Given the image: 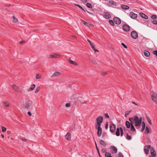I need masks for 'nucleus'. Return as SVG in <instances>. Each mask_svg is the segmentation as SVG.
I'll list each match as a JSON object with an SVG mask.
<instances>
[{"mask_svg": "<svg viewBox=\"0 0 157 157\" xmlns=\"http://www.w3.org/2000/svg\"><path fill=\"white\" fill-rule=\"evenodd\" d=\"M105 157H112L111 154L109 152H106L105 155Z\"/></svg>", "mask_w": 157, "mask_h": 157, "instance_id": "nucleus-25", "label": "nucleus"}, {"mask_svg": "<svg viewBox=\"0 0 157 157\" xmlns=\"http://www.w3.org/2000/svg\"><path fill=\"white\" fill-rule=\"evenodd\" d=\"M131 129L130 130L132 132H134L136 131V129L134 127V125H133V123L131 124Z\"/></svg>", "mask_w": 157, "mask_h": 157, "instance_id": "nucleus-23", "label": "nucleus"}, {"mask_svg": "<svg viewBox=\"0 0 157 157\" xmlns=\"http://www.w3.org/2000/svg\"><path fill=\"white\" fill-rule=\"evenodd\" d=\"M35 85L34 84H32L31 86V87L28 90V91H30L33 90L35 88Z\"/></svg>", "mask_w": 157, "mask_h": 157, "instance_id": "nucleus-22", "label": "nucleus"}, {"mask_svg": "<svg viewBox=\"0 0 157 157\" xmlns=\"http://www.w3.org/2000/svg\"><path fill=\"white\" fill-rule=\"evenodd\" d=\"M126 139L128 140H130L132 139V137L127 133L126 135Z\"/></svg>", "mask_w": 157, "mask_h": 157, "instance_id": "nucleus-30", "label": "nucleus"}, {"mask_svg": "<svg viewBox=\"0 0 157 157\" xmlns=\"http://www.w3.org/2000/svg\"><path fill=\"white\" fill-rule=\"evenodd\" d=\"M120 128H117L116 132V135L117 136H119L120 135Z\"/></svg>", "mask_w": 157, "mask_h": 157, "instance_id": "nucleus-24", "label": "nucleus"}, {"mask_svg": "<svg viewBox=\"0 0 157 157\" xmlns=\"http://www.w3.org/2000/svg\"><path fill=\"white\" fill-rule=\"evenodd\" d=\"M40 87H37L36 88V90H35V93H37L38 92V91L40 90Z\"/></svg>", "mask_w": 157, "mask_h": 157, "instance_id": "nucleus-41", "label": "nucleus"}, {"mask_svg": "<svg viewBox=\"0 0 157 157\" xmlns=\"http://www.w3.org/2000/svg\"><path fill=\"white\" fill-rule=\"evenodd\" d=\"M151 18L153 19H155L157 17V16L156 15H153L151 17Z\"/></svg>", "mask_w": 157, "mask_h": 157, "instance_id": "nucleus-43", "label": "nucleus"}, {"mask_svg": "<svg viewBox=\"0 0 157 157\" xmlns=\"http://www.w3.org/2000/svg\"><path fill=\"white\" fill-rule=\"evenodd\" d=\"M101 152L102 153H105V152H106V150L104 148H102L101 149Z\"/></svg>", "mask_w": 157, "mask_h": 157, "instance_id": "nucleus-53", "label": "nucleus"}, {"mask_svg": "<svg viewBox=\"0 0 157 157\" xmlns=\"http://www.w3.org/2000/svg\"><path fill=\"white\" fill-rule=\"evenodd\" d=\"M3 105L4 106H9V104L8 102H3Z\"/></svg>", "mask_w": 157, "mask_h": 157, "instance_id": "nucleus-32", "label": "nucleus"}, {"mask_svg": "<svg viewBox=\"0 0 157 157\" xmlns=\"http://www.w3.org/2000/svg\"><path fill=\"white\" fill-rule=\"evenodd\" d=\"M13 22L16 23L18 21V19L15 18L14 16H13Z\"/></svg>", "mask_w": 157, "mask_h": 157, "instance_id": "nucleus-39", "label": "nucleus"}, {"mask_svg": "<svg viewBox=\"0 0 157 157\" xmlns=\"http://www.w3.org/2000/svg\"><path fill=\"white\" fill-rule=\"evenodd\" d=\"M95 146H96V148L97 149V151H98V155H99V157H101V155H100V152H99V150H98V147H97L96 142L95 141Z\"/></svg>", "mask_w": 157, "mask_h": 157, "instance_id": "nucleus-31", "label": "nucleus"}, {"mask_svg": "<svg viewBox=\"0 0 157 157\" xmlns=\"http://www.w3.org/2000/svg\"><path fill=\"white\" fill-rule=\"evenodd\" d=\"M151 148V146L149 145H147L144 146V151L146 154L147 155L149 153V149Z\"/></svg>", "mask_w": 157, "mask_h": 157, "instance_id": "nucleus-5", "label": "nucleus"}, {"mask_svg": "<svg viewBox=\"0 0 157 157\" xmlns=\"http://www.w3.org/2000/svg\"><path fill=\"white\" fill-rule=\"evenodd\" d=\"M96 128L98 129L97 135L98 137H100L102 133V128L101 126H96Z\"/></svg>", "mask_w": 157, "mask_h": 157, "instance_id": "nucleus-7", "label": "nucleus"}, {"mask_svg": "<svg viewBox=\"0 0 157 157\" xmlns=\"http://www.w3.org/2000/svg\"><path fill=\"white\" fill-rule=\"evenodd\" d=\"M114 2L112 1H109V3L110 5H114Z\"/></svg>", "mask_w": 157, "mask_h": 157, "instance_id": "nucleus-47", "label": "nucleus"}, {"mask_svg": "<svg viewBox=\"0 0 157 157\" xmlns=\"http://www.w3.org/2000/svg\"><path fill=\"white\" fill-rule=\"evenodd\" d=\"M78 6V7L82 10L83 11L85 12H86L85 10H84L83 8L81 6L79 5V6Z\"/></svg>", "mask_w": 157, "mask_h": 157, "instance_id": "nucleus-48", "label": "nucleus"}, {"mask_svg": "<svg viewBox=\"0 0 157 157\" xmlns=\"http://www.w3.org/2000/svg\"><path fill=\"white\" fill-rule=\"evenodd\" d=\"M116 128V126L114 124H110L109 129L110 131L111 132H113Z\"/></svg>", "mask_w": 157, "mask_h": 157, "instance_id": "nucleus-9", "label": "nucleus"}, {"mask_svg": "<svg viewBox=\"0 0 157 157\" xmlns=\"http://www.w3.org/2000/svg\"><path fill=\"white\" fill-rule=\"evenodd\" d=\"M129 120L131 123L133 124L134 123L135 126L138 128L137 127H139L141 125L142 118L141 117L139 118L137 116L134 115L133 117H129Z\"/></svg>", "mask_w": 157, "mask_h": 157, "instance_id": "nucleus-1", "label": "nucleus"}, {"mask_svg": "<svg viewBox=\"0 0 157 157\" xmlns=\"http://www.w3.org/2000/svg\"><path fill=\"white\" fill-rule=\"evenodd\" d=\"M105 116L106 117L108 118H109V116L108 115V113H105Z\"/></svg>", "mask_w": 157, "mask_h": 157, "instance_id": "nucleus-56", "label": "nucleus"}, {"mask_svg": "<svg viewBox=\"0 0 157 157\" xmlns=\"http://www.w3.org/2000/svg\"><path fill=\"white\" fill-rule=\"evenodd\" d=\"M60 55L58 54H54L49 56V58H58Z\"/></svg>", "mask_w": 157, "mask_h": 157, "instance_id": "nucleus-16", "label": "nucleus"}, {"mask_svg": "<svg viewBox=\"0 0 157 157\" xmlns=\"http://www.w3.org/2000/svg\"><path fill=\"white\" fill-rule=\"evenodd\" d=\"M121 7L122 9L124 10H128L129 8V7L128 6L124 5H121Z\"/></svg>", "mask_w": 157, "mask_h": 157, "instance_id": "nucleus-21", "label": "nucleus"}, {"mask_svg": "<svg viewBox=\"0 0 157 157\" xmlns=\"http://www.w3.org/2000/svg\"><path fill=\"white\" fill-rule=\"evenodd\" d=\"M106 73H105V72H103V73H102V75H106Z\"/></svg>", "mask_w": 157, "mask_h": 157, "instance_id": "nucleus-63", "label": "nucleus"}, {"mask_svg": "<svg viewBox=\"0 0 157 157\" xmlns=\"http://www.w3.org/2000/svg\"><path fill=\"white\" fill-rule=\"evenodd\" d=\"M25 43V41L24 40H22L19 42V43L21 44H23Z\"/></svg>", "mask_w": 157, "mask_h": 157, "instance_id": "nucleus-51", "label": "nucleus"}, {"mask_svg": "<svg viewBox=\"0 0 157 157\" xmlns=\"http://www.w3.org/2000/svg\"><path fill=\"white\" fill-rule=\"evenodd\" d=\"M94 45H93L92 46H91V48L93 49L94 50V49H95V48L94 47Z\"/></svg>", "mask_w": 157, "mask_h": 157, "instance_id": "nucleus-60", "label": "nucleus"}, {"mask_svg": "<svg viewBox=\"0 0 157 157\" xmlns=\"http://www.w3.org/2000/svg\"><path fill=\"white\" fill-rule=\"evenodd\" d=\"M12 87L15 91L17 92H21L19 87L15 85H12Z\"/></svg>", "mask_w": 157, "mask_h": 157, "instance_id": "nucleus-10", "label": "nucleus"}, {"mask_svg": "<svg viewBox=\"0 0 157 157\" xmlns=\"http://www.w3.org/2000/svg\"><path fill=\"white\" fill-rule=\"evenodd\" d=\"M87 7L89 8H92V5L90 3H87L86 4Z\"/></svg>", "mask_w": 157, "mask_h": 157, "instance_id": "nucleus-33", "label": "nucleus"}, {"mask_svg": "<svg viewBox=\"0 0 157 157\" xmlns=\"http://www.w3.org/2000/svg\"><path fill=\"white\" fill-rule=\"evenodd\" d=\"M94 52H98V50L96 49H94Z\"/></svg>", "mask_w": 157, "mask_h": 157, "instance_id": "nucleus-62", "label": "nucleus"}, {"mask_svg": "<svg viewBox=\"0 0 157 157\" xmlns=\"http://www.w3.org/2000/svg\"><path fill=\"white\" fill-rule=\"evenodd\" d=\"M146 118L149 124L151 125V120L150 119V117H149L146 116Z\"/></svg>", "mask_w": 157, "mask_h": 157, "instance_id": "nucleus-29", "label": "nucleus"}, {"mask_svg": "<svg viewBox=\"0 0 157 157\" xmlns=\"http://www.w3.org/2000/svg\"><path fill=\"white\" fill-rule=\"evenodd\" d=\"M140 16L142 18L147 19L148 18V17L145 14L142 13H140Z\"/></svg>", "mask_w": 157, "mask_h": 157, "instance_id": "nucleus-20", "label": "nucleus"}, {"mask_svg": "<svg viewBox=\"0 0 157 157\" xmlns=\"http://www.w3.org/2000/svg\"><path fill=\"white\" fill-rule=\"evenodd\" d=\"M100 144L104 146H105L106 145V144L102 140H100Z\"/></svg>", "mask_w": 157, "mask_h": 157, "instance_id": "nucleus-26", "label": "nucleus"}, {"mask_svg": "<svg viewBox=\"0 0 157 157\" xmlns=\"http://www.w3.org/2000/svg\"><path fill=\"white\" fill-rule=\"evenodd\" d=\"M81 21H82L83 22V23L84 25H86V26H88V23H87L86 21H84L82 19H81Z\"/></svg>", "mask_w": 157, "mask_h": 157, "instance_id": "nucleus-37", "label": "nucleus"}, {"mask_svg": "<svg viewBox=\"0 0 157 157\" xmlns=\"http://www.w3.org/2000/svg\"><path fill=\"white\" fill-rule=\"evenodd\" d=\"M151 151V155L150 156H151L152 157H155L156 155V153L155 152V151L154 150V149L153 147H151L150 149Z\"/></svg>", "mask_w": 157, "mask_h": 157, "instance_id": "nucleus-14", "label": "nucleus"}, {"mask_svg": "<svg viewBox=\"0 0 157 157\" xmlns=\"http://www.w3.org/2000/svg\"><path fill=\"white\" fill-rule=\"evenodd\" d=\"M132 103L133 104H135V105H137V106H138V105L134 101H132Z\"/></svg>", "mask_w": 157, "mask_h": 157, "instance_id": "nucleus-59", "label": "nucleus"}, {"mask_svg": "<svg viewBox=\"0 0 157 157\" xmlns=\"http://www.w3.org/2000/svg\"><path fill=\"white\" fill-rule=\"evenodd\" d=\"M65 139L68 141H69L71 139V134L69 133H67L65 136Z\"/></svg>", "mask_w": 157, "mask_h": 157, "instance_id": "nucleus-17", "label": "nucleus"}, {"mask_svg": "<svg viewBox=\"0 0 157 157\" xmlns=\"http://www.w3.org/2000/svg\"><path fill=\"white\" fill-rule=\"evenodd\" d=\"M65 106L67 107H69L70 106V103H67L66 104Z\"/></svg>", "mask_w": 157, "mask_h": 157, "instance_id": "nucleus-55", "label": "nucleus"}, {"mask_svg": "<svg viewBox=\"0 0 157 157\" xmlns=\"http://www.w3.org/2000/svg\"><path fill=\"white\" fill-rule=\"evenodd\" d=\"M153 54L156 56L157 57V50L154 51L153 52Z\"/></svg>", "mask_w": 157, "mask_h": 157, "instance_id": "nucleus-52", "label": "nucleus"}, {"mask_svg": "<svg viewBox=\"0 0 157 157\" xmlns=\"http://www.w3.org/2000/svg\"><path fill=\"white\" fill-rule=\"evenodd\" d=\"M149 133V129L148 127L147 126L146 127V129L145 131V133L146 134H147Z\"/></svg>", "mask_w": 157, "mask_h": 157, "instance_id": "nucleus-34", "label": "nucleus"}, {"mask_svg": "<svg viewBox=\"0 0 157 157\" xmlns=\"http://www.w3.org/2000/svg\"><path fill=\"white\" fill-rule=\"evenodd\" d=\"M131 111H127L125 112V116L126 117L131 112Z\"/></svg>", "mask_w": 157, "mask_h": 157, "instance_id": "nucleus-35", "label": "nucleus"}, {"mask_svg": "<svg viewBox=\"0 0 157 157\" xmlns=\"http://www.w3.org/2000/svg\"><path fill=\"white\" fill-rule=\"evenodd\" d=\"M105 128L106 129H107L108 128V123L107 122V123L105 125Z\"/></svg>", "mask_w": 157, "mask_h": 157, "instance_id": "nucleus-57", "label": "nucleus"}, {"mask_svg": "<svg viewBox=\"0 0 157 157\" xmlns=\"http://www.w3.org/2000/svg\"><path fill=\"white\" fill-rule=\"evenodd\" d=\"M20 139L23 141H25V142H26L27 141V139H25V138H21Z\"/></svg>", "mask_w": 157, "mask_h": 157, "instance_id": "nucleus-54", "label": "nucleus"}, {"mask_svg": "<svg viewBox=\"0 0 157 157\" xmlns=\"http://www.w3.org/2000/svg\"><path fill=\"white\" fill-rule=\"evenodd\" d=\"M118 157H123V155L121 152H119Z\"/></svg>", "mask_w": 157, "mask_h": 157, "instance_id": "nucleus-46", "label": "nucleus"}, {"mask_svg": "<svg viewBox=\"0 0 157 157\" xmlns=\"http://www.w3.org/2000/svg\"><path fill=\"white\" fill-rule=\"evenodd\" d=\"M114 22L116 24L119 25L121 23V19L117 17H114L113 19Z\"/></svg>", "mask_w": 157, "mask_h": 157, "instance_id": "nucleus-8", "label": "nucleus"}, {"mask_svg": "<svg viewBox=\"0 0 157 157\" xmlns=\"http://www.w3.org/2000/svg\"><path fill=\"white\" fill-rule=\"evenodd\" d=\"M152 23L154 24H157V21L156 20H154L152 21Z\"/></svg>", "mask_w": 157, "mask_h": 157, "instance_id": "nucleus-50", "label": "nucleus"}, {"mask_svg": "<svg viewBox=\"0 0 157 157\" xmlns=\"http://www.w3.org/2000/svg\"><path fill=\"white\" fill-rule=\"evenodd\" d=\"M87 40L88 41V42L90 44L91 46L93 45H94V43L92 42L91 41H90L89 39H87Z\"/></svg>", "mask_w": 157, "mask_h": 157, "instance_id": "nucleus-45", "label": "nucleus"}, {"mask_svg": "<svg viewBox=\"0 0 157 157\" xmlns=\"http://www.w3.org/2000/svg\"><path fill=\"white\" fill-rule=\"evenodd\" d=\"M145 123L144 122H143L142 124V128L141 130V132H143L144 131V130L145 128Z\"/></svg>", "mask_w": 157, "mask_h": 157, "instance_id": "nucleus-27", "label": "nucleus"}, {"mask_svg": "<svg viewBox=\"0 0 157 157\" xmlns=\"http://www.w3.org/2000/svg\"><path fill=\"white\" fill-rule=\"evenodd\" d=\"M109 148L111 150V152L112 153L115 154L117 153V148L114 146H110Z\"/></svg>", "mask_w": 157, "mask_h": 157, "instance_id": "nucleus-4", "label": "nucleus"}, {"mask_svg": "<svg viewBox=\"0 0 157 157\" xmlns=\"http://www.w3.org/2000/svg\"><path fill=\"white\" fill-rule=\"evenodd\" d=\"M68 61L71 64H73L75 66H77L78 65L77 63L75 62L74 61H72L71 59H68Z\"/></svg>", "mask_w": 157, "mask_h": 157, "instance_id": "nucleus-19", "label": "nucleus"}, {"mask_svg": "<svg viewBox=\"0 0 157 157\" xmlns=\"http://www.w3.org/2000/svg\"><path fill=\"white\" fill-rule=\"evenodd\" d=\"M120 132H121V136H122L123 135V129L121 127H120Z\"/></svg>", "mask_w": 157, "mask_h": 157, "instance_id": "nucleus-36", "label": "nucleus"}, {"mask_svg": "<svg viewBox=\"0 0 157 157\" xmlns=\"http://www.w3.org/2000/svg\"><path fill=\"white\" fill-rule=\"evenodd\" d=\"M41 75L37 74L36 75V78L37 79L40 78H41Z\"/></svg>", "mask_w": 157, "mask_h": 157, "instance_id": "nucleus-40", "label": "nucleus"}, {"mask_svg": "<svg viewBox=\"0 0 157 157\" xmlns=\"http://www.w3.org/2000/svg\"><path fill=\"white\" fill-rule=\"evenodd\" d=\"M132 124V123H130L128 121H126L125 122V124L126 125V128H129L130 127V126Z\"/></svg>", "mask_w": 157, "mask_h": 157, "instance_id": "nucleus-18", "label": "nucleus"}, {"mask_svg": "<svg viewBox=\"0 0 157 157\" xmlns=\"http://www.w3.org/2000/svg\"><path fill=\"white\" fill-rule=\"evenodd\" d=\"M109 23L112 26H114V22L112 20H109Z\"/></svg>", "mask_w": 157, "mask_h": 157, "instance_id": "nucleus-38", "label": "nucleus"}, {"mask_svg": "<svg viewBox=\"0 0 157 157\" xmlns=\"http://www.w3.org/2000/svg\"><path fill=\"white\" fill-rule=\"evenodd\" d=\"M122 28L126 32H128L130 30V28L128 25H124L122 26Z\"/></svg>", "mask_w": 157, "mask_h": 157, "instance_id": "nucleus-11", "label": "nucleus"}, {"mask_svg": "<svg viewBox=\"0 0 157 157\" xmlns=\"http://www.w3.org/2000/svg\"><path fill=\"white\" fill-rule=\"evenodd\" d=\"M103 118L101 116H99L96 118L97 123L96 126H101V123L102 122Z\"/></svg>", "mask_w": 157, "mask_h": 157, "instance_id": "nucleus-3", "label": "nucleus"}, {"mask_svg": "<svg viewBox=\"0 0 157 157\" xmlns=\"http://www.w3.org/2000/svg\"><path fill=\"white\" fill-rule=\"evenodd\" d=\"M103 17L106 19H109L111 18V16L109 13L105 12L103 15Z\"/></svg>", "mask_w": 157, "mask_h": 157, "instance_id": "nucleus-13", "label": "nucleus"}, {"mask_svg": "<svg viewBox=\"0 0 157 157\" xmlns=\"http://www.w3.org/2000/svg\"><path fill=\"white\" fill-rule=\"evenodd\" d=\"M129 16L133 19H136L137 18V15L133 12H131L129 13Z\"/></svg>", "mask_w": 157, "mask_h": 157, "instance_id": "nucleus-12", "label": "nucleus"}, {"mask_svg": "<svg viewBox=\"0 0 157 157\" xmlns=\"http://www.w3.org/2000/svg\"><path fill=\"white\" fill-rule=\"evenodd\" d=\"M28 114L30 116H31L32 115L31 113L30 112H28Z\"/></svg>", "mask_w": 157, "mask_h": 157, "instance_id": "nucleus-61", "label": "nucleus"}, {"mask_svg": "<svg viewBox=\"0 0 157 157\" xmlns=\"http://www.w3.org/2000/svg\"><path fill=\"white\" fill-rule=\"evenodd\" d=\"M30 107L29 103V102L27 103L26 104L25 107L26 108H28Z\"/></svg>", "mask_w": 157, "mask_h": 157, "instance_id": "nucleus-44", "label": "nucleus"}, {"mask_svg": "<svg viewBox=\"0 0 157 157\" xmlns=\"http://www.w3.org/2000/svg\"><path fill=\"white\" fill-rule=\"evenodd\" d=\"M2 132H4L6 131V128L4 126H2Z\"/></svg>", "mask_w": 157, "mask_h": 157, "instance_id": "nucleus-42", "label": "nucleus"}, {"mask_svg": "<svg viewBox=\"0 0 157 157\" xmlns=\"http://www.w3.org/2000/svg\"><path fill=\"white\" fill-rule=\"evenodd\" d=\"M61 73L59 71H56L51 76L52 78H53L55 76H60Z\"/></svg>", "mask_w": 157, "mask_h": 157, "instance_id": "nucleus-15", "label": "nucleus"}, {"mask_svg": "<svg viewBox=\"0 0 157 157\" xmlns=\"http://www.w3.org/2000/svg\"><path fill=\"white\" fill-rule=\"evenodd\" d=\"M1 136L2 138H4V135L3 134H1Z\"/></svg>", "mask_w": 157, "mask_h": 157, "instance_id": "nucleus-64", "label": "nucleus"}, {"mask_svg": "<svg viewBox=\"0 0 157 157\" xmlns=\"http://www.w3.org/2000/svg\"><path fill=\"white\" fill-rule=\"evenodd\" d=\"M81 1L83 3H85L87 2V0H81Z\"/></svg>", "mask_w": 157, "mask_h": 157, "instance_id": "nucleus-58", "label": "nucleus"}, {"mask_svg": "<svg viewBox=\"0 0 157 157\" xmlns=\"http://www.w3.org/2000/svg\"><path fill=\"white\" fill-rule=\"evenodd\" d=\"M151 99L155 103L157 104V94L152 91L151 93Z\"/></svg>", "mask_w": 157, "mask_h": 157, "instance_id": "nucleus-2", "label": "nucleus"}, {"mask_svg": "<svg viewBox=\"0 0 157 157\" xmlns=\"http://www.w3.org/2000/svg\"><path fill=\"white\" fill-rule=\"evenodd\" d=\"M121 45L125 48H127V46L124 43H121Z\"/></svg>", "mask_w": 157, "mask_h": 157, "instance_id": "nucleus-49", "label": "nucleus"}, {"mask_svg": "<svg viewBox=\"0 0 157 157\" xmlns=\"http://www.w3.org/2000/svg\"><path fill=\"white\" fill-rule=\"evenodd\" d=\"M144 56L146 57H148L150 55V53L147 51H144Z\"/></svg>", "mask_w": 157, "mask_h": 157, "instance_id": "nucleus-28", "label": "nucleus"}, {"mask_svg": "<svg viewBox=\"0 0 157 157\" xmlns=\"http://www.w3.org/2000/svg\"><path fill=\"white\" fill-rule=\"evenodd\" d=\"M131 35L132 37L134 39H136L138 37L137 33L135 31L131 32Z\"/></svg>", "mask_w": 157, "mask_h": 157, "instance_id": "nucleus-6", "label": "nucleus"}]
</instances>
